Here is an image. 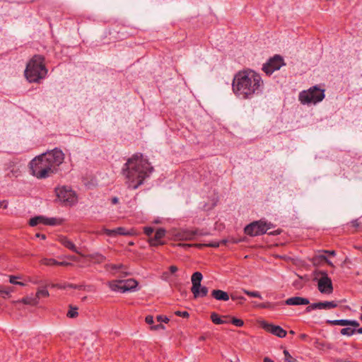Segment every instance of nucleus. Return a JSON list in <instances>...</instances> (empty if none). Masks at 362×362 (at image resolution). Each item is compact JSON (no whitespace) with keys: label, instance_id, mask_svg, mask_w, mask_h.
<instances>
[{"label":"nucleus","instance_id":"1","mask_svg":"<svg viewBox=\"0 0 362 362\" xmlns=\"http://www.w3.org/2000/svg\"><path fill=\"white\" fill-rule=\"evenodd\" d=\"M264 81L259 74L247 69L238 71L233 77L232 90L235 95L242 100H250L262 93Z\"/></svg>","mask_w":362,"mask_h":362},{"label":"nucleus","instance_id":"2","mask_svg":"<svg viewBox=\"0 0 362 362\" xmlns=\"http://www.w3.org/2000/svg\"><path fill=\"white\" fill-rule=\"evenodd\" d=\"M153 170L148 159L141 153L134 154L128 158L122 168V174L126 178L127 187L137 189Z\"/></svg>","mask_w":362,"mask_h":362},{"label":"nucleus","instance_id":"3","mask_svg":"<svg viewBox=\"0 0 362 362\" xmlns=\"http://www.w3.org/2000/svg\"><path fill=\"white\" fill-rule=\"evenodd\" d=\"M64 160V153L56 148L36 156L30 161L31 173L38 179L47 178L57 171V167L63 163Z\"/></svg>","mask_w":362,"mask_h":362},{"label":"nucleus","instance_id":"4","mask_svg":"<svg viewBox=\"0 0 362 362\" xmlns=\"http://www.w3.org/2000/svg\"><path fill=\"white\" fill-rule=\"evenodd\" d=\"M47 69L45 64V57L40 54L34 55L28 63L25 76L30 83H38L45 78Z\"/></svg>","mask_w":362,"mask_h":362},{"label":"nucleus","instance_id":"5","mask_svg":"<svg viewBox=\"0 0 362 362\" xmlns=\"http://www.w3.org/2000/svg\"><path fill=\"white\" fill-rule=\"evenodd\" d=\"M325 90L314 86L308 90H303L299 94V100L303 104H316L325 98Z\"/></svg>","mask_w":362,"mask_h":362},{"label":"nucleus","instance_id":"6","mask_svg":"<svg viewBox=\"0 0 362 362\" xmlns=\"http://www.w3.org/2000/svg\"><path fill=\"white\" fill-rule=\"evenodd\" d=\"M271 227L272 224L270 223H267L262 220L255 221L246 226L244 232L247 235L255 237L266 233Z\"/></svg>","mask_w":362,"mask_h":362},{"label":"nucleus","instance_id":"7","mask_svg":"<svg viewBox=\"0 0 362 362\" xmlns=\"http://www.w3.org/2000/svg\"><path fill=\"white\" fill-rule=\"evenodd\" d=\"M285 65L284 58L279 54H275L263 64L262 70L267 75H271L274 71L280 69L281 66Z\"/></svg>","mask_w":362,"mask_h":362},{"label":"nucleus","instance_id":"8","mask_svg":"<svg viewBox=\"0 0 362 362\" xmlns=\"http://www.w3.org/2000/svg\"><path fill=\"white\" fill-rule=\"evenodd\" d=\"M57 196L59 199L66 205H73L76 202L75 192L66 186L56 189Z\"/></svg>","mask_w":362,"mask_h":362},{"label":"nucleus","instance_id":"9","mask_svg":"<svg viewBox=\"0 0 362 362\" xmlns=\"http://www.w3.org/2000/svg\"><path fill=\"white\" fill-rule=\"evenodd\" d=\"M322 276L318 280L317 288L320 293L330 294L333 292V286L331 279L326 272H321Z\"/></svg>","mask_w":362,"mask_h":362},{"label":"nucleus","instance_id":"10","mask_svg":"<svg viewBox=\"0 0 362 362\" xmlns=\"http://www.w3.org/2000/svg\"><path fill=\"white\" fill-rule=\"evenodd\" d=\"M40 223L45 226H56L60 224L61 221L55 218H45L42 216H35L29 221V225L33 227Z\"/></svg>","mask_w":362,"mask_h":362},{"label":"nucleus","instance_id":"11","mask_svg":"<svg viewBox=\"0 0 362 362\" xmlns=\"http://www.w3.org/2000/svg\"><path fill=\"white\" fill-rule=\"evenodd\" d=\"M262 327L267 332H269L280 338L285 337L287 334L286 331L279 325H275L273 324L267 323L266 322H262Z\"/></svg>","mask_w":362,"mask_h":362},{"label":"nucleus","instance_id":"12","mask_svg":"<svg viewBox=\"0 0 362 362\" xmlns=\"http://www.w3.org/2000/svg\"><path fill=\"white\" fill-rule=\"evenodd\" d=\"M204 234L200 233L198 230H181L177 231L175 236L177 240H194L197 235H204Z\"/></svg>","mask_w":362,"mask_h":362},{"label":"nucleus","instance_id":"13","mask_svg":"<svg viewBox=\"0 0 362 362\" xmlns=\"http://www.w3.org/2000/svg\"><path fill=\"white\" fill-rule=\"evenodd\" d=\"M166 230L163 228H158L154 235L153 238H150L148 240V243L151 246L156 247L158 245H164V242L161 240L163 238L165 235Z\"/></svg>","mask_w":362,"mask_h":362},{"label":"nucleus","instance_id":"14","mask_svg":"<svg viewBox=\"0 0 362 362\" xmlns=\"http://www.w3.org/2000/svg\"><path fill=\"white\" fill-rule=\"evenodd\" d=\"M284 303L288 305H306L310 304V301L306 298L294 296L289 298H287Z\"/></svg>","mask_w":362,"mask_h":362},{"label":"nucleus","instance_id":"15","mask_svg":"<svg viewBox=\"0 0 362 362\" xmlns=\"http://www.w3.org/2000/svg\"><path fill=\"white\" fill-rule=\"evenodd\" d=\"M191 291L194 295V298H198L206 296L209 292V289L206 286H202V284H200V286H197V289L191 288Z\"/></svg>","mask_w":362,"mask_h":362},{"label":"nucleus","instance_id":"16","mask_svg":"<svg viewBox=\"0 0 362 362\" xmlns=\"http://www.w3.org/2000/svg\"><path fill=\"white\" fill-rule=\"evenodd\" d=\"M211 296L218 300L227 301L230 296L226 291L219 289H214L211 291Z\"/></svg>","mask_w":362,"mask_h":362},{"label":"nucleus","instance_id":"17","mask_svg":"<svg viewBox=\"0 0 362 362\" xmlns=\"http://www.w3.org/2000/svg\"><path fill=\"white\" fill-rule=\"evenodd\" d=\"M122 283L123 291L124 292L134 290L138 285L137 281L133 279L122 280Z\"/></svg>","mask_w":362,"mask_h":362},{"label":"nucleus","instance_id":"18","mask_svg":"<svg viewBox=\"0 0 362 362\" xmlns=\"http://www.w3.org/2000/svg\"><path fill=\"white\" fill-rule=\"evenodd\" d=\"M60 243L67 249L77 253L80 254V252L78 251L77 247H76L75 244L71 241L69 239H68L66 237H62L60 238Z\"/></svg>","mask_w":362,"mask_h":362},{"label":"nucleus","instance_id":"19","mask_svg":"<svg viewBox=\"0 0 362 362\" xmlns=\"http://www.w3.org/2000/svg\"><path fill=\"white\" fill-rule=\"evenodd\" d=\"M122 284V280H115L108 282L109 287L111 288L112 291L124 293V291H123Z\"/></svg>","mask_w":362,"mask_h":362},{"label":"nucleus","instance_id":"20","mask_svg":"<svg viewBox=\"0 0 362 362\" xmlns=\"http://www.w3.org/2000/svg\"><path fill=\"white\" fill-rule=\"evenodd\" d=\"M203 276L201 272H196L192 276V288H197V286H200L201 281L202 280Z\"/></svg>","mask_w":362,"mask_h":362},{"label":"nucleus","instance_id":"21","mask_svg":"<svg viewBox=\"0 0 362 362\" xmlns=\"http://www.w3.org/2000/svg\"><path fill=\"white\" fill-rule=\"evenodd\" d=\"M135 232L133 229L127 230L124 227H118L115 228V235H124V236H132L135 235Z\"/></svg>","mask_w":362,"mask_h":362},{"label":"nucleus","instance_id":"22","mask_svg":"<svg viewBox=\"0 0 362 362\" xmlns=\"http://www.w3.org/2000/svg\"><path fill=\"white\" fill-rule=\"evenodd\" d=\"M88 257L91 261L97 264H100L105 260V257L98 252L90 254Z\"/></svg>","mask_w":362,"mask_h":362},{"label":"nucleus","instance_id":"23","mask_svg":"<svg viewBox=\"0 0 362 362\" xmlns=\"http://www.w3.org/2000/svg\"><path fill=\"white\" fill-rule=\"evenodd\" d=\"M314 346L315 348L321 350H324L325 349H331L332 348V344L323 341H320L318 339H315Z\"/></svg>","mask_w":362,"mask_h":362},{"label":"nucleus","instance_id":"24","mask_svg":"<svg viewBox=\"0 0 362 362\" xmlns=\"http://www.w3.org/2000/svg\"><path fill=\"white\" fill-rule=\"evenodd\" d=\"M322 262H325L328 265L334 267L332 262L325 255H319L313 257V264H320Z\"/></svg>","mask_w":362,"mask_h":362},{"label":"nucleus","instance_id":"25","mask_svg":"<svg viewBox=\"0 0 362 362\" xmlns=\"http://www.w3.org/2000/svg\"><path fill=\"white\" fill-rule=\"evenodd\" d=\"M319 309H331L337 307L334 301L318 302Z\"/></svg>","mask_w":362,"mask_h":362},{"label":"nucleus","instance_id":"26","mask_svg":"<svg viewBox=\"0 0 362 362\" xmlns=\"http://www.w3.org/2000/svg\"><path fill=\"white\" fill-rule=\"evenodd\" d=\"M22 303L26 305H35L38 303L37 298L35 296H26L21 300Z\"/></svg>","mask_w":362,"mask_h":362},{"label":"nucleus","instance_id":"27","mask_svg":"<svg viewBox=\"0 0 362 362\" xmlns=\"http://www.w3.org/2000/svg\"><path fill=\"white\" fill-rule=\"evenodd\" d=\"M105 268L107 270H112V271H117V270H121L122 272L124 273L126 275L127 274V272H124L123 269H125V266L122 264H106Z\"/></svg>","mask_w":362,"mask_h":362},{"label":"nucleus","instance_id":"28","mask_svg":"<svg viewBox=\"0 0 362 362\" xmlns=\"http://www.w3.org/2000/svg\"><path fill=\"white\" fill-rule=\"evenodd\" d=\"M349 320H327L326 323L330 325H340V326H347L349 325Z\"/></svg>","mask_w":362,"mask_h":362},{"label":"nucleus","instance_id":"29","mask_svg":"<svg viewBox=\"0 0 362 362\" xmlns=\"http://www.w3.org/2000/svg\"><path fill=\"white\" fill-rule=\"evenodd\" d=\"M211 320L216 325H222L228 322V321H223V320L216 313H211Z\"/></svg>","mask_w":362,"mask_h":362},{"label":"nucleus","instance_id":"30","mask_svg":"<svg viewBox=\"0 0 362 362\" xmlns=\"http://www.w3.org/2000/svg\"><path fill=\"white\" fill-rule=\"evenodd\" d=\"M40 263L46 266H57V261L52 258H43L40 260Z\"/></svg>","mask_w":362,"mask_h":362},{"label":"nucleus","instance_id":"31","mask_svg":"<svg viewBox=\"0 0 362 362\" xmlns=\"http://www.w3.org/2000/svg\"><path fill=\"white\" fill-rule=\"evenodd\" d=\"M356 329H352V328H350V327H345V328H342L340 331V333L342 334V335H346V336H351L353 335L354 333H356Z\"/></svg>","mask_w":362,"mask_h":362},{"label":"nucleus","instance_id":"32","mask_svg":"<svg viewBox=\"0 0 362 362\" xmlns=\"http://www.w3.org/2000/svg\"><path fill=\"white\" fill-rule=\"evenodd\" d=\"M243 291L244 293H245L246 295H247L250 297L258 298L262 299V296L259 291H248L246 289H243Z\"/></svg>","mask_w":362,"mask_h":362},{"label":"nucleus","instance_id":"33","mask_svg":"<svg viewBox=\"0 0 362 362\" xmlns=\"http://www.w3.org/2000/svg\"><path fill=\"white\" fill-rule=\"evenodd\" d=\"M49 292L46 288L38 289L36 294L35 295L37 298V300L40 297H48Z\"/></svg>","mask_w":362,"mask_h":362},{"label":"nucleus","instance_id":"34","mask_svg":"<svg viewBox=\"0 0 362 362\" xmlns=\"http://www.w3.org/2000/svg\"><path fill=\"white\" fill-rule=\"evenodd\" d=\"M78 308L70 307L69 310L68 311L66 316L69 318H74L78 316Z\"/></svg>","mask_w":362,"mask_h":362},{"label":"nucleus","instance_id":"35","mask_svg":"<svg viewBox=\"0 0 362 362\" xmlns=\"http://www.w3.org/2000/svg\"><path fill=\"white\" fill-rule=\"evenodd\" d=\"M284 354L286 362H297V360L293 358L287 350L284 351Z\"/></svg>","mask_w":362,"mask_h":362},{"label":"nucleus","instance_id":"36","mask_svg":"<svg viewBox=\"0 0 362 362\" xmlns=\"http://www.w3.org/2000/svg\"><path fill=\"white\" fill-rule=\"evenodd\" d=\"M13 291V289L11 287H8L7 288L1 289L0 290V296H1L4 298H6V296H8L9 294Z\"/></svg>","mask_w":362,"mask_h":362},{"label":"nucleus","instance_id":"37","mask_svg":"<svg viewBox=\"0 0 362 362\" xmlns=\"http://www.w3.org/2000/svg\"><path fill=\"white\" fill-rule=\"evenodd\" d=\"M231 323L238 327H240L244 325V322L243 320L238 319L235 317L232 318Z\"/></svg>","mask_w":362,"mask_h":362},{"label":"nucleus","instance_id":"38","mask_svg":"<svg viewBox=\"0 0 362 362\" xmlns=\"http://www.w3.org/2000/svg\"><path fill=\"white\" fill-rule=\"evenodd\" d=\"M19 277L18 276H10V279H9V282L12 284H15V285H21V286H24L25 284L21 281H17V279H18Z\"/></svg>","mask_w":362,"mask_h":362},{"label":"nucleus","instance_id":"39","mask_svg":"<svg viewBox=\"0 0 362 362\" xmlns=\"http://www.w3.org/2000/svg\"><path fill=\"white\" fill-rule=\"evenodd\" d=\"M315 309H319L318 303H312V304L309 305L305 308V312L306 313H310L312 310H315Z\"/></svg>","mask_w":362,"mask_h":362},{"label":"nucleus","instance_id":"40","mask_svg":"<svg viewBox=\"0 0 362 362\" xmlns=\"http://www.w3.org/2000/svg\"><path fill=\"white\" fill-rule=\"evenodd\" d=\"M153 231L154 230L153 228L152 227L147 226L144 228V233L148 237H150L153 234Z\"/></svg>","mask_w":362,"mask_h":362},{"label":"nucleus","instance_id":"41","mask_svg":"<svg viewBox=\"0 0 362 362\" xmlns=\"http://www.w3.org/2000/svg\"><path fill=\"white\" fill-rule=\"evenodd\" d=\"M156 320L157 322H165V323H168L169 322V318L167 317L166 316H163V315H157L156 317Z\"/></svg>","mask_w":362,"mask_h":362},{"label":"nucleus","instance_id":"42","mask_svg":"<svg viewBox=\"0 0 362 362\" xmlns=\"http://www.w3.org/2000/svg\"><path fill=\"white\" fill-rule=\"evenodd\" d=\"M164 329H165V326L163 325H162L160 322L158 325H152L151 327V329L154 330V331H158V330Z\"/></svg>","mask_w":362,"mask_h":362},{"label":"nucleus","instance_id":"43","mask_svg":"<svg viewBox=\"0 0 362 362\" xmlns=\"http://www.w3.org/2000/svg\"><path fill=\"white\" fill-rule=\"evenodd\" d=\"M175 314L177 316L182 317H188L189 315L187 311H180V310L175 312Z\"/></svg>","mask_w":362,"mask_h":362},{"label":"nucleus","instance_id":"44","mask_svg":"<svg viewBox=\"0 0 362 362\" xmlns=\"http://www.w3.org/2000/svg\"><path fill=\"white\" fill-rule=\"evenodd\" d=\"M230 298L233 300H240V301L245 300V298L243 296H238L236 294H231Z\"/></svg>","mask_w":362,"mask_h":362},{"label":"nucleus","instance_id":"45","mask_svg":"<svg viewBox=\"0 0 362 362\" xmlns=\"http://www.w3.org/2000/svg\"><path fill=\"white\" fill-rule=\"evenodd\" d=\"M104 233L110 237H115V229L110 230V229H104Z\"/></svg>","mask_w":362,"mask_h":362},{"label":"nucleus","instance_id":"46","mask_svg":"<svg viewBox=\"0 0 362 362\" xmlns=\"http://www.w3.org/2000/svg\"><path fill=\"white\" fill-rule=\"evenodd\" d=\"M145 322L148 325H152L154 322L153 317L152 315H147L145 318Z\"/></svg>","mask_w":362,"mask_h":362},{"label":"nucleus","instance_id":"47","mask_svg":"<svg viewBox=\"0 0 362 362\" xmlns=\"http://www.w3.org/2000/svg\"><path fill=\"white\" fill-rule=\"evenodd\" d=\"M207 247H218L220 246V243L219 242H211V243H209L206 245H205Z\"/></svg>","mask_w":362,"mask_h":362},{"label":"nucleus","instance_id":"48","mask_svg":"<svg viewBox=\"0 0 362 362\" xmlns=\"http://www.w3.org/2000/svg\"><path fill=\"white\" fill-rule=\"evenodd\" d=\"M349 325H351L354 327H359V322L356 320H349Z\"/></svg>","mask_w":362,"mask_h":362},{"label":"nucleus","instance_id":"49","mask_svg":"<svg viewBox=\"0 0 362 362\" xmlns=\"http://www.w3.org/2000/svg\"><path fill=\"white\" fill-rule=\"evenodd\" d=\"M229 241L231 243L236 244V243H238L244 241V238L242 239V238H232L229 239Z\"/></svg>","mask_w":362,"mask_h":362},{"label":"nucleus","instance_id":"50","mask_svg":"<svg viewBox=\"0 0 362 362\" xmlns=\"http://www.w3.org/2000/svg\"><path fill=\"white\" fill-rule=\"evenodd\" d=\"M70 265H72V264L71 262H58L57 261V266H64V267H66V266H70Z\"/></svg>","mask_w":362,"mask_h":362},{"label":"nucleus","instance_id":"51","mask_svg":"<svg viewBox=\"0 0 362 362\" xmlns=\"http://www.w3.org/2000/svg\"><path fill=\"white\" fill-rule=\"evenodd\" d=\"M178 270V268L177 267L175 266V265H171L170 267H169V271L171 274H174L176 272H177Z\"/></svg>","mask_w":362,"mask_h":362},{"label":"nucleus","instance_id":"52","mask_svg":"<svg viewBox=\"0 0 362 362\" xmlns=\"http://www.w3.org/2000/svg\"><path fill=\"white\" fill-rule=\"evenodd\" d=\"M8 206V202L6 200L0 201V208L6 209Z\"/></svg>","mask_w":362,"mask_h":362},{"label":"nucleus","instance_id":"53","mask_svg":"<svg viewBox=\"0 0 362 362\" xmlns=\"http://www.w3.org/2000/svg\"><path fill=\"white\" fill-rule=\"evenodd\" d=\"M299 338H300V339H302V340L305 341V340H307V339L308 338V334H300L299 335Z\"/></svg>","mask_w":362,"mask_h":362},{"label":"nucleus","instance_id":"54","mask_svg":"<svg viewBox=\"0 0 362 362\" xmlns=\"http://www.w3.org/2000/svg\"><path fill=\"white\" fill-rule=\"evenodd\" d=\"M118 202H119V199L117 197H114L112 198L111 203L112 204H118Z\"/></svg>","mask_w":362,"mask_h":362},{"label":"nucleus","instance_id":"55","mask_svg":"<svg viewBox=\"0 0 362 362\" xmlns=\"http://www.w3.org/2000/svg\"><path fill=\"white\" fill-rule=\"evenodd\" d=\"M323 252L328 253L329 255L332 256H334L336 255V252L334 250H324Z\"/></svg>","mask_w":362,"mask_h":362},{"label":"nucleus","instance_id":"56","mask_svg":"<svg viewBox=\"0 0 362 362\" xmlns=\"http://www.w3.org/2000/svg\"><path fill=\"white\" fill-rule=\"evenodd\" d=\"M35 236L37 237V238H41L42 240L46 239V235H45V234L36 233Z\"/></svg>","mask_w":362,"mask_h":362},{"label":"nucleus","instance_id":"57","mask_svg":"<svg viewBox=\"0 0 362 362\" xmlns=\"http://www.w3.org/2000/svg\"><path fill=\"white\" fill-rule=\"evenodd\" d=\"M269 305L270 304L269 303H262L259 305V307L262 308H269Z\"/></svg>","mask_w":362,"mask_h":362},{"label":"nucleus","instance_id":"58","mask_svg":"<svg viewBox=\"0 0 362 362\" xmlns=\"http://www.w3.org/2000/svg\"><path fill=\"white\" fill-rule=\"evenodd\" d=\"M178 246L180 247H184V248H188V247H190L192 246V245H189V244H178Z\"/></svg>","mask_w":362,"mask_h":362},{"label":"nucleus","instance_id":"59","mask_svg":"<svg viewBox=\"0 0 362 362\" xmlns=\"http://www.w3.org/2000/svg\"><path fill=\"white\" fill-rule=\"evenodd\" d=\"M220 243V245L221 244H223V245H226L227 243H230L229 241V239H223Z\"/></svg>","mask_w":362,"mask_h":362},{"label":"nucleus","instance_id":"60","mask_svg":"<svg viewBox=\"0 0 362 362\" xmlns=\"http://www.w3.org/2000/svg\"><path fill=\"white\" fill-rule=\"evenodd\" d=\"M263 362H274V361L269 357H264L263 359Z\"/></svg>","mask_w":362,"mask_h":362},{"label":"nucleus","instance_id":"61","mask_svg":"<svg viewBox=\"0 0 362 362\" xmlns=\"http://www.w3.org/2000/svg\"><path fill=\"white\" fill-rule=\"evenodd\" d=\"M356 333L362 334V327L356 329Z\"/></svg>","mask_w":362,"mask_h":362},{"label":"nucleus","instance_id":"62","mask_svg":"<svg viewBox=\"0 0 362 362\" xmlns=\"http://www.w3.org/2000/svg\"><path fill=\"white\" fill-rule=\"evenodd\" d=\"M353 226H358V223H357V221H355L353 222Z\"/></svg>","mask_w":362,"mask_h":362},{"label":"nucleus","instance_id":"63","mask_svg":"<svg viewBox=\"0 0 362 362\" xmlns=\"http://www.w3.org/2000/svg\"><path fill=\"white\" fill-rule=\"evenodd\" d=\"M69 286L70 288H76V286L72 285V284H70Z\"/></svg>","mask_w":362,"mask_h":362},{"label":"nucleus","instance_id":"64","mask_svg":"<svg viewBox=\"0 0 362 362\" xmlns=\"http://www.w3.org/2000/svg\"><path fill=\"white\" fill-rule=\"evenodd\" d=\"M289 332H290V334H295L294 331H293V330H291Z\"/></svg>","mask_w":362,"mask_h":362}]
</instances>
